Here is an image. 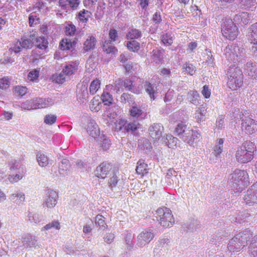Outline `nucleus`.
I'll list each match as a JSON object with an SVG mask.
<instances>
[{"label": "nucleus", "instance_id": "obj_1", "mask_svg": "<svg viewBox=\"0 0 257 257\" xmlns=\"http://www.w3.org/2000/svg\"><path fill=\"white\" fill-rule=\"evenodd\" d=\"M228 179V184L236 195H238L249 184L248 173L244 170L235 169L229 175Z\"/></svg>", "mask_w": 257, "mask_h": 257}, {"label": "nucleus", "instance_id": "obj_2", "mask_svg": "<svg viewBox=\"0 0 257 257\" xmlns=\"http://www.w3.org/2000/svg\"><path fill=\"white\" fill-rule=\"evenodd\" d=\"M252 238L253 237L250 230H245L241 231L230 240L228 244V249L230 252L239 251L246 245L248 244L249 246ZM248 252L250 254L249 251Z\"/></svg>", "mask_w": 257, "mask_h": 257}, {"label": "nucleus", "instance_id": "obj_3", "mask_svg": "<svg viewBox=\"0 0 257 257\" xmlns=\"http://www.w3.org/2000/svg\"><path fill=\"white\" fill-rule=\"evenodd\" d=\"M253 143L247 141L239 147L235 154V158L239 163H246L251 161L253 158V153L255 150Z\"/></svg>", "mask_w": 257, "mask_h": 257}, {"label": "nucleus", "instance_id": "obj_4", "mask_svg": "<svg viewBox=\"0 0 257 257\" xmlns=\"http://www.w3.org/2000/svg\"><path fill=\"white\" fill-rule=\"evenodd\" d=\"M175 135L184 142L192 144L198 138L199 134L190 128L183 122L179 123L174 131Z\"/></svg>", "mask_w": 257, "mask_h": 257}, {"label": "nucleus", "instance_id": "obj_5", "mask_svg": "<svg viewBox=\"0 0 257 257\" xmlns=\"http://www.w3.org/2000/svg\"><path fill=\"white\" fill-rule=\"evenodd\" d=\"M228 77L227 85L233 90L240 87L243 82V75L238 67H230L227 73Z\"/></svg>", "mask_w": 257, "mask_h": 257}, {"label": "nucleus", "instance_id": "obj_6", "mask_svg": "<svg viewBox=\"0 0 257 257\" xmlns=\"http://www.w3.org/2000/svg\"><path fill=\"white\" fill-rule=\"evenodd\" d=\"M156 214L160 224L164 227H170L175 222L171 210L167 208H158L156 211Z\"/></svg>", "mask_w": 257, "mask_h": 257}, {"label": "nucleus", "instance_id": "obj_7", "mask_svg": "<svg viewBox=\"0 0 257 257\" xmlns=\"http://www.w3.org/2000/svg\"><path fill=\"white\" fill-rule=\"evenodd\" d=\"M224 51L226 58L228 61H232L233 62L237 61L243 63L242 60L246 58L245 49L238 45L234 46L233 49L226 48Z\"/></svg>", "mask_w": 257, "mask_h": 257}, {"label": "nucleus", "instance_id": "obj_8", "mask_svg": "<svg viewBox=\"0 0 257 257\" xmlns=\"http://www.w3.org/2000/svg\"><path fill=\"white\" fill-rule=\"evenodd\" d=\"M140 123L137 120L119 119L116 123L115 130L124 133H133L139 127Z\"/></svg>", "mask_w": 257, "mask_h": 257}, {"label": "nucleus", "instance_id": "obj_9", "mask_svg": "<svg viewBox=\"0 0 257 257\" xmlns=\"http://www.w3.org/2000/svg\"><path fill=\"white\" fill-rule=\"evenodd\" d=\"M222 33L224 37L229 40H234L237 37L238 29L232 20L227 19L225 21L222 28Z\"/></svg>", "mask_w": 257, "mask_h": 257}, {"label": "nucleus", "instance_id": "obj_10", "mask_svg": "<svg viewBox=\"0 0 257 257\" xmlns=\"http://www.w3.org/2000/svg\"><path fill=\"white\" fill-rule=\"evenodd\" d=\"M239 118L242 121L241 128L246 134H252L257 131V123L255 120L243 113L239 114Z\"/></svg>", "mask_w": 257, "mask_h": 257}, {"label": "nucleus", "instance_id": "obj_11", "mask_svg": "<svg viewBox=\"0 0 257 257\" xmlns=\"http://www.w3.org/2000/svg\"><path fill=\"white\" fill-rule=\"evenodd\" d=\"M154 236L155 233L153 228L145 229L138 235L137 244L140 247H143L148 244Z\"/></svg>", "mask_w": 257, "mask_h": 257}, {"label": "nucleus", "instance_id": "obj_12", "mask_svg": "<svg viewBox=\"0 0 257 257\" xmlns=\"http://www.w3.org/2000/svg\"><path fill=\"white\" fill-rule=\"evenodd\" d=\"M164 126L159 123H154L148 129L150 136L154 141H158L162 137L164 132Z\"/></svg>", "mask_w": 257, "mask_h": 257}, {"label": "nucleus", "instance_id": "obj_13", "mask_svg": "<svg viewBox=\"0 0 257 257\" xmlns=\"http://www.w3.org/2000/svg\"><path fill=\"white\" fill-rule=\"evenodd\" d=\"M243 199L246 204L251 206L257 203V187L253 185L247 190L244 196Z\"/></svg>", "mask_w": 257, "mask_h": 257}, {"label": "nucleus", "instance_id": "obj_14", "mask_svg": "<svg viewBox=\"0 0 257 257\" xmlns=\"http://www.w3.org/2000/svg\"><path fill=\"white\" fill-rule=\"evenodd\" d=\"M248 40L253 45L250 48L252 53L257 55V23L253 24L250 28Z\"/></svg>", "mask_w": 257, "mask_h": 257}, {"label": "nucleus", "instance_id": "obj_15", "mask_svg": "<svg viewBox=\"0 0 257 257\" xmlns=\"http://www.w3.org/2000/svg\"><path fill=\"white\" fill-rule=\"evenodd\" d=\"M112 169V166L106 162H103L99 165L95 170V175L102 179H104Z\"/></svg>", "mask_w": 257, "mask_h": 257}, {"label": "nucleus", "instance_id": "obj_16", "mask_svg": "<svg viewBox=\"0 0 257 257\" xmlns=\"http://www.w3.org/2000/svg\"><path fill=\"white\" fill-rule=\"evenodd\" d=\"M58 197V194L56 191L52 190H49L43 205L48 208H53L57 203Z\"/></svg>", "mask_w": 257, "mask_h": 257}, {"label": "nucleus", "instance_id": "obj_17", "mask_svg": "<svg viewBox=\"0 0 257 257\" xmlns=\"http://www.w3.org/2000/svg\"><path fill=\"white\" fill-rule=\"evenodd\" d=\"M23 246L25 248H36L38 246V243L36 237L35 236L30 234L24 235L22 239Z\"/></svg>", "mask_w": 257, "mask_h": 257}, {"label": "nucleus", "instance_id": "obj_18", "mask_svg": "<svg viewBox=\"0 0 257 257\" xmlns=\"http://www.w3.org/2000/svg\"><path fill=\"white\" fill-rule=\"evenodd\" d=\"M87 132L90 136H92L94 139H96L97 137H99L100 130L94 120L90 119L88 121Z\"/></svg>", "mask_w": 257, "mask_h": 257}, {"label": "nucleus", "instance_id": "obj_19", "mask_svg": "<svg viewBox=\"0 0 257 257\" xmlns=\"http://www.w3.org/2000/svg\"><path fill=\"white\" fill-rule=\"evenodd\" d=\"M123 87L128 91L139 94L141 93V88L137 86L135 83L134 81L131 78H125L123 79Z\"/></svg>", "mask_w": 257, "mask_h": 257}, {"label": "nucleus", "instance_id": "obj_20", "mask_svg": "<svg viewBox=\"0 0 257 257\" xmlns=\"http://www.w3.org/2000/svg\"><path fill=\"white\" fill-rule=\"evenodd\" d=\"M53 103V101L51 98H38L33 100L32 104H34V108L37 109L47 107Z\"/></svg>", "mask_w": 257, "mask_h": 257}, {"label": "nucleus", "instance_id": "obj_21", "mask_svg": "<svg viewBox=\"0 0 257 257\" xmlns=\"http://www.w3.org/2000/svg\"><path fill=\"white\" fill-rule=\"evenodd\" d=\"M80 3V0H59L60 6L64 10H68L71 8L76 10L78 7Z\"/></svg>", "mask_w": 257, "mask_h": 257}, {"label": "nucleus", "instance_id": "obj_22", "mask_svg": "<svg viewBox=\"0 0 257 257\" xmlns=\"http://www.w3.org/2000/svg\"><path fill=\"white\" fill-rule=\"evenodd\" d=\"M130 113L132 116L140 120L145 119L147 116V113L138 107L136 103L132 105V108L130 110Z\"/></svg>", "mask_w": 257, "mask_h": 257}, {"label": "nucleus", "instance_id": "obj_23", "mask_svg": "<svg viewBox=\"0 0 257 257\" xmlns=\"http://www.w3.org/2000/svg\"><path fill=\"white\" fill-rule=\"evenodd\" d=\"M249 20V15L246 12H242L236 14L233 18L234 22L240 24L241 26L247 24Z\"/></svg>", "mask_w": 257, "mask_h": 257}, {"label": "nucleus", "instance_id": "obj_24", "mask_svg": "<svg viewBox=\"0 0 257 257\" xmlns=\"http://www.w3.org/2000/svg\"><path fill=\"white\" fill-rule=\"evenodd\" d=\"M34 34H31L29 38L23 37L19 41L20 45L22 48L25 49H31L34 45L33 40L34 39Z\"/></svg>", "mask_w": 257, "mask_h": 257}, {"label": "nucleus", "instance_id": "obj_25", "mask_svg": "<svg viewBox=\"0 0 257 257\" xmlns=\"http://www.w3.org/2000/svg\"><path fill=\"white\" fill-rule=\"evenodd\" d=\"M244 72L250 76L253 77L257 74V67L252 62H247L244 67Z\"/></svg>", "mask_w": 257, "mask_h": 257}, {"label": "nucleus", "instance_id": "obj_26", "mask_svg": "<svg viewBox=\"0 0 257 257\" xmlns=\"http://www.w3.org/2000/svg\"><path fill=\"white\" fill-rule=\"evenodd\" d=\"M35 47L41 50H45L48 48V42L45 37H38L35 40Z\"/></svg>", "mask_w": 257, "mask_h": 257}, {"label": "nucleus", "instance_id": "obj_27", "mask_svg": "<svg viewBox=\"0 0 257 257\" xmlns=\"http://www.w3.org/2000/svg\"><path fill=\"white\" fill-rule=\"evenodd\" d=\"M9 198L14 203L20 204L25 201V196L24 193L20 191H17L15 193L11 194Z\"/></svg>", "mask_w": 257, "mask_h": 257}, {"label": "nucleus", "instance_id": "obj_28", "mask_svg": "<svg viewBox=\"0 0 257 257\" xmlns=\"http://www.w3.org/2000/svg\"><path fill=\"white\" fill-rule=\"evenodd\" d=\"M76 44V42L75 40L71 42L69 39H63L60 42L59 47L62 50H69L72 49L73 51V49Z\"/></svg>", "mask_w": 257, "mask_h": 257}, {"label": "nucleus", "instance_id": "obj_29", "mask_svg": "<svg viewBox=\"0 0 257 257\" xmlns=\"http://www.w3.org/2000/svg\"><path fill=\"white\" fill-rule=\"evenodd\" d=\"M135 99L134 95L128 93H123L120 97V101L122 103H127L130 106L135 104Z\"/></svg>", "mask_w": 257, "mask_h": 257}, {"label": "nucleus", "instance_id": "obj_30", "mask_svg": "<svg viewBox=\"0 0 257 257\" xmlns=\"http://www.w3.org/2000/svg\"><path fill=\"white\" fill-rule=\"evenodd\" d=\"M96 39L93 36H90L86 40L83 44V49L87 52L93 49L96 45Z\"/></svg>", "mask_w": 257, "mask_h": 257}, {"label": "nucleus", "instance_id": "obj_31", "mask_svg": "<svg viewBox=\"0 0 257 257\" xmlns=\"http://www.w3.org/2000/svg\"><path fill=\"white\" fill-rule=\"evenodd\" d=\"M69 168L70 164L69 160L66 159H62L59 164V172L63 176L66 175H67Z\"/></svg>", "mask_w": 257, "mask_h": 257}, {"label": "nucleus", "instance_id": "obj_32", "mask_svg": "<svg viewBox=\"0 0 257 257\" xmlns=\"http://www.w3.org/2000/svg\"><path fill=\"white\" fill-rule=\"evenodd\" d=\"M142 36V32L137 29H130L126 35V38L127 40H135L138 39Z\"/></svg>", "mask_w": 257, "mask_h": 257}, {"label": "nucleus", "instance_id": "obj_33", "mask_svg": "<svg viewBox=\"0 0 257 257\" xmlns=\"http://www.w3.org/2000/svg\"><path fill=\"white\" fill-rule=\"evenodd\" d=\"M102 49L103 51L107 54L115 55L117 52V49L115 47L111 44V41L110 40H106L104 42Z\"/></svg>", "mask_w": 257, "mask_h": 257}, {"label": "nucleus", "instance_id": "obj_34", "mask_svg": "<svg viewBox=\"0 0 257 257\" xmlns=\"http://www.w3.org/2000/svg\"><path fill=\"white\" fill-rule=\"evenodd\" d=\"M148 165L143 160H140L137 163V166L136 170L137 174L144 176L148 173Z\"/></svg>", "mask_w": 257, "mask_h": 257}, {"label": "nucleus", "instance_id": "obj_35", "mask_svg": "<svg viewBox=\"0 0 257 257\" xmlns=\"http://www.w3.org/2000/svg\"><path fill=\"white\" fill-rule=\"evenodd\" d=\"M36 156L37 162L40 166L44 167L48 165L49 158L45 154L41 152H38Z\"/></svg>", "mask_w": 257, "mask_h": 257}, {"label": "nucleus", "instance_id": "obj_36", "mask_svg": "<svg viewBox=\"0 0 257 257\" xmlns=\"http://www.w3.org/2000/svg\"><path fill=\"white\" fill-rule=\"evenodd\" d=\"M97 141L100 145L101 148L104 150H107L109 149L110 145V141L104 135L98 137Z\"/></svg>", "mask_w": 257, "mask_h": 257}, {"label": "nucleus", "instance_id": "obj_37", "mask_svg": "<svg viewBox=\"0 0 257 257\" xmlns=\"http://www.w3.org/2000/svg\"><path fill=\"white\" fill-rule=\"evenodd\" d=\"M250 254L253 257H257V235L253 236L249 246Z\"/></svg>", "mask_w": 257, "mask_h": 257}, {"label": "nucleus", "instance_id": "obj_38", "mask_svg": "<svg viewBox=\"0 0 257 257\" xmlns=\"http://www.w3.org/2000/svg\"><path fill=\"white\" fill-rule=\"evenodd\" d=\"M91 16V13L87 10H83L80 11L78 15L79 20L82 23H87L89 18Z\"/></svg>", "mask_w": 257, "mask_h": 257}, {"label": "nucleus", "instance_id": "obj_39", "mask_svg": "<svg viewBox=\"0 0 257 257\" xmlns=\"http://www.w3.org/2000/svg\"><path fill=\"white\" fill-rule=\"evenodd\" d=\"M224 143L223 139H219L213 148L214 155L218 157L222 152L223 145Z\"/></svg>", "mask_w": 257, "mask_h": 257}, {"label": "nucleus", "instance_id": "obj_40", "mask_svg": "<svg viewBox=\"0 0 257 257\" xmlns=\"http://www.w3.org/2000/svg\"><path fill=\"white\" fill-rule=\"evenodd\" d=\"M178 141V138L173 137L171 134H168L166 136L165 142L168 147L171 148L176 146Z\"/></svg>", "mask_w": 257, "mask_h": 257}, {"label": "nucleus", "instance_id": "obj_41", "mask_svg": "<svg viewBox=\"0 0 257 257\" xmlns=\"http://www.w3.org/2000/svg\"><path fill=\"white\" fill-rule=\"evenodd\" d=\"M52 229H56L57 230L60 229V225L58 221L53 220L51 222L48 223L41 228V231L49 230Z\"/></svg>", "mask_w": 257, "mask_h": 257}, {"label": "nucleus", "instance_id": "obj_42", "mask_svg": "<svg viewBox=\"0 0 257 257\" xmlns=\"http://www.w3.org/2000/svg\"><path fill=\"white\" fill-rule=\"evenodd\" d=\"M64 74L61 71L60 73H56L52 76L51 79L53 82L62 84L65 81L66 78Z\"/></svg>", "mask_w": 257, "mask_h": 257}, {"label": "nucleus", "instance_id": "obj_43", "mask_svg": "<svg viewBox=\"0 0 257 257\" xmlns=\"http://www.w3.org/2000/svg\"><path fill=\"white\" fill-rule=\"evenodd\" d=\"M126 47L130 51L136 52L140 49V44L136 40H131L127 42Z\"/></svg>", "mask_w": 257, "mask_h": 257}, {"label": "nucleus", "instance_id": "obj_44", "mask_svg": "<svg viewBox=\"0 0 257 257\" xmlns=\"http://www.w3.org/2000/svg\"><path fill=\"white\" fill-rule=\"evenodd\" d=\"M187 231H193L199 229L201 228V224L197 220H192L187 226L185 224ZM185 228V226H183Z\"/></svg>", "mask_w": 257, "mask_h": 257}, {"label": "nucleus", "instance_id": "obj_45", "mask_svg": "<svg viewBox=\"0 0 257 257\" xmlns=\"http://www.w3.org/2000/svg\"><path fill=\"white\" fill-rule=\"evenodd\" d=\"M23 177H22V174L19 175L16 174L15 175H10L8 177L6 178L4 182H5L6 184L11 183H15L18 182L19 180L22 179Z\"/></svg>", "mask_w": 257, "mask_h": 257}, {"label": "nucleus", "instance_id": "obj_46", "mask_svg": "<svg viewBox=\"0 0 257 257\" xmlns=\"http://www.w3.org/2000/svg\"><path fill=\"white\" fill-rule=\"evenodd\" d=\"M105 218L101 215H97L95 217V223L99 228L104 230L107 227L104 220Z\"/></svg>", "mask_w": 257, "mask_h": 257}, {"label": "nucleus", "instance_id": "obj_47", "mask_svg": "<svg viewBox=\"0 0 257 257\" xmlns=\"http://www.w3.org/2000/svg\"><path fill=\"white\" fill-rule=\"evenodd\" d=\"M78 96L79 98L87 99L88 97V92L87 90V86L85 84L81 85L78 92Z\"/></svg>", "mask_w": 257, "mask_h": 257}, {"label": "nucleus", "instance_id": "obj_48", "mask_svg": "<svg viewBox=\"0 0 257 257\" xmlns=\"http://www.w3.org/2000/svg\"><path fill=\"white\" fill-rule=\"evenodd\" d=\"M146 91L149 94L150 98L154 100L155 99L154 94L155 90L154 89L155 86L149 82H146L144 85Z\"/></svg>", "mask_w": 257, "mask_h": 257}, {"label": "nucleus", "instance_id": "obj_49", "mask_svg": "<svg viewBox=\"0 0 257 257\" xmlns=\"http://www.w3.org/2000/svg\"><path fill=\"white\" fill-rule=\"evenodd\" d=\"M40 20L38 17L35 12L32 13L29 17V24L30 27H35L39 24Z\"/></svg>", "mask_w": 257, "mask_h": 257}, {"label": "nucleus", "instance_id": "obj_50", "mask_svg": "<svg viewBox=\"0 0 257 257\" xmlns=\"http://www.w3.org/2000/svg\"><path fill=\"white\" fill-rule=\"evenodd\" d=\"M188 98L189 101L192 104L197 105L199 104L198 98L199 97V94L196 91H191L188 93Z\"/></svg>", "mask_w": 257, "mask_h": 257}, {"label": "nucleus", "instance_id": "obj_51", "mask_svg": "<svg viewBox=\"0 0 257 257\" xmlns=\"http://www.w3.org/2000/svg\"><path fill=\"white\" fill-rule=\"evenodd\" d=\"M101 99L105 105H109L113 100L112 95L108 92H103L101 96Z\"/></svg>", "mask_w": 257, "mask_h": 257}, {"label": "nucleus", "instance_id": "obj_52", "mask_svg": "<svg viewBox=\"0 0 257 257\" xmlns=\"http://www.w3.org/2000/svg\"><path fill=\"white\" fill-rule=\"evenodd\" d=\"M241 4L247 8L250 9L251 11H253L256 8L257 0H241Z\"/></svg>", "mask_w": 257, "mask_h": 257}, {"label": "nucleus", "instance_id": "obj_53", "mask_svg": "<svg viewBox=\"0 0 257 257\" xmlns=\"http://www.w3.org/2000/svg\"><path fill=\"white\" fill-rule=\"evenodd\" d=\"M100 82L98 79L93 80L90 85L89 91L91 94H94L96 92L100 87Z\"/></svg>", "mask_w": 257, "mask_h": 257}, {"label": "nucleus", "instance_id": "obj_54", "mask_svg": "<svg viewBox=\"0 0 257 257\" xmlns=\"http://www.w3.org/2000/svg\"><path fill=\"white\" fill-rule=\"evenodd\" d=\"M140 143V147L142 150L145 151L146 152L151 151L152 147L148 140L145 139L141 141Z\"/></svg>", "mask_w": 257, "mask_h": 257}, {"label": "nucleus", "instance_id": "obj_55", "mask_svg": "<svg viewBox=\"0 0 257 257\" xmlns=\"http://www.w3.org/2000/svg\"><path fill=\"white\" fill-rule=\"evenodd\" d=\"M76 32V28L72 23L68 24L65 27V33L67 36H74Z\"/></svg>", "mask_w": 257, "mask_h": 257}, {"label": "nucleus", "instance_id": "obj_56", "mask_svg": "<svg viewBox=\"0 0 257 257\" xmlns=\"http://www.w3.org/2000/svg\"><path fill=\"white\" fill-rule=\"evenodd\" d=\"M28 217L31 223H38L41 220L40 215L38 213H29Z\"/></svg>", "mask_w": 257, "mask_h": 257}, {"label": "nucleus", "instance_id": "obj_57", "mask_svg": "<svg viewBox=\"0 0 257 257\" xmlns=\"http://www.w3.org/2000/svg\"><path fill=\"white\" fill-rule=\"evenodd\" d=\"M183 68L185 69L186 72L190 75H193L196 71V67L192 64L186 63L183 66Z\"/></svg>", "mask_w": 257, "mask_h": 257}, {"label": "nucleus", "instance_id": "obj_58", "mask_svg": "<svg viewBox=\"0 0 257 257\" xmlns=\"http://www.w3.org/2000/svg\"><path fill=\"white\" fill-rule=\"evenodd\" d=\"M27 89L25 86H17L15 87L14 91L16 95L23 96L26 94Z\"/></svg>", "mask_w": 257, "mask_h": 257}, {"label": "nucleus", "instance_id": "obj_59", "mask_svg": "<svg viewBox=\"0 0 257 257\" xmlns=\"http://www.w3.org/2000/svg\"><path fill=\"white\" fill-rule=\"evenodd\" d=\"M75 67L72 65H66L63 68L62 72L65 76H69L74 73Z\"/></svg>", "mask_w": 257, "mask_h": 257}, {"label": "nucleus", "instance_id": "obj_60", "mask_svg": "<svg viewBox=\"0 0 257 257\" xmlns=\"http://www.w3.org/2000/svg\"><path fill=\"white\" fill-rule=\"evenodd\" d=\"M152 53V58L154 61L156 62L160 61L162 54V51L160 50H153Z\"/></svg>", "mask_w": 257, "mask_h": 257}, {"label": "nucleus", "instance_id": "obj_61", "mask_svg": "<svg viewBox=\"0 0 257 257\" xmlns=\"http://www.w3.org/2000/svg\"><path fill=\"white\" fill-rule=\"evenodd\" d=\"M56 116L54 115H46L44 118V122L48 124H52L56 122Z\"/></svg>", "mask_w": 257, "mask_h": 257}, {"label": "nucleus", "instance_id": "obj_62", "mask_svg": "<svg viewBox=\"0 0 257 257\" xmlns=\"http://www.w3.org/2000/svg\"><path fill=\"white\" fill-rule=\"evenodd\" d=\"M114 85V90H115L116 93H119L120 91V89L122 90L121 87H123V79L119 78L115 80Z\"/></svg>", "mask_w": 257, "mask_h": 257}, {"label": "nucleus", "instance_id": "obj_63", "mask_svg": "<svg viewBox=\"0 0 257 257\" xmlns=\"http://www.w3.org/2000/svg\"><path fill=\"white\" fill-rule=\"evenodd\" d=\"M161 40L164 44L166 45H171L173 43V40L170 35L166 34L162 36Z\"/></svg>", "mask_w": 257, "mask_h": 257}, {"label": "nucleus", "instance_id": "obj_64", "mask_svg": "<svg viewBox=\"0 0 257 257\" xmlns=\"http://www.w3.org/2000/svg\"><path fill=\"white\" fill-rule=\"evenodd\" d=\"M10 86V81L9 79L3 78L0 79V88L2 89H6Z\"/></svg>", "mask_w": 257, "mask_h": 257}]
</instances>
